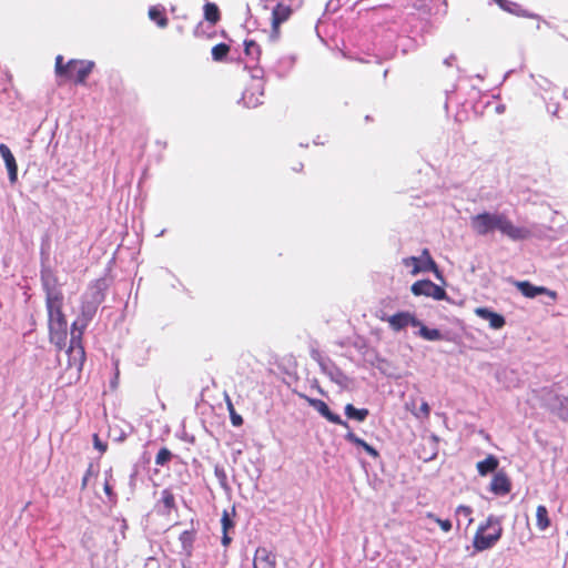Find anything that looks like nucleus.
<instances>
[{"instance_id": "obj_1", "label": "nucleus", "mask_w": 568, "mask_h": 568, "mask_svg": "<svg viewBox=\"0 0 568 568\" xmlns=\"http://www.w3.org/2000/svg\"><path fill=\"white\" fill-rule=\"evenodd\" d=\"M471 230L480 236L498 231L511 241H525L531 237V231L526 226H517L500 212H483L470 217Z\"/></svg>"}, {"instance_id": "obj_2", "label": "nucleus", "mask_w": 568, "mask_h": 568, "mask_svg": "<svg viewBox=\"0 0 568 568\" xmlns=\"http://www.w3.org/2000/svg\"><path fill=\"white\" fill-rule=\"evenodd\" d=\"M94 312L95 307H88V311H85V307H82L84 318L73 322L71 326V341L67 349L68 366L75 367L78 371L82 369L85 361V352L82 345L83 331Z\"/></svg>"}, {"instance_id": "obj_3", "label": "nucleus", "mask_w": 568, "mask_h": 568, "mask_svg": "<svg viewBox=\"0 0 568 568\" xmlns=\"http://www.w3.org/2000/svg\"><path fill=\"white\" fill-rule=\"evenodd\" d=\"M48 312L49 339L59 351L67 344L68 321L63 313V301L45 303Z\"/></svg>"}, {"instance_id": "obj_4", "label": "nucleus", "mask_w": 568, "mask_h": 568, "mask_svg": "<svg viewBox=\"0 0 568 568\" xmlns=\"http://www.w3.org/2000/svg\"><path fill=\"white\" fill-rule=\"evenodd\" d=\"M94 62L89 60L71 59L64 63L62 55L55 58V74L75 84H84L87 78L94 69Z\"/></svg>"}, {"instance_id": "obj_5", "label": "nucleus", "mask_w": 568, "mask_h": 568, "mask_svg": "<svg viewBox=\"0 0 568 568\" xmlns=\"http://www.w3.org/2000/svg\"><path fill=\"white\" fill-rule=\"evenodd\" d=\"M503 526L500 519L490 515L485 523H481L474 536L473 547L480 552L493 548L503 536Z\"/></svg>"}, {"instance_id": "obj_6", "label": "nucleus", "mask_w": 568, "mask_h": 568, "mask_svg": "<svg viewBox=\"0 0 568 568\" xmlns=\"http://www.w3.org/2000/svg\"><path fill=\"white\" fill-rule=\"evenodd\" d=\"M41 285L45 293V303L64 301L59 278L50 267L41 270Z\"/></svg>"}, {"instance_id": "obj_7", "label": "nucleus", "mask_w": 568, "mask_h": 568, "mask_svg": "<svg viewBox=\"0 0 568 568\" xmlns=\"http://www.w3.org/2000/svg\"><path fill=\"white\" fill-rule=\"evenodd\" d=\"M405 266H413L412 274L416 275L420 272H433L437 278H442L440 271L436 262L430 256L429 250L424 248L419 257L409 256L403 260Z\"/></svg>"}, {"instance_id": "obj_8", "label": "nucleus", "mask_w": 568, "mask_h": 568, "mask_svg": "<svg viewBox=\"0 0 568 568\" xmlns=\"http://www.w3.org/2000/svg\"><path fill=\"white\" fill-rule=\"evenodd\" d=\"M410 291L415 296H427L436 301H443L447 297L446 291L430 280H420L413 283Z\"/></svg>"}, {"instance_id": "obj_9", "label": "nucleus", "mask_w": 568, "mask_h": 568, "mask_svg": "<svg viewBox=\"0 0 568 568\" xmlns=\"http://www.w3.org/2000/svg\"><path fill=\"white\" fill-rule=\"evenodd\" d=\"M300 397L305 399L310 406H312L315 410H317L328 422L336 424V425H341L346 428L349 427L347 422L343 420L339 415L334 414L324 400L318 399V398H312L304 394H300Z\"/></svg>"}, {"instance_id": "obj_10", "label": "nucleus", "mask_w": 568, "mask_h": 568, "mask_svg": "<svg viewBox=\"0 0 568 568\" xmlns=\"http://www.w3.org/2000/svg\"><path fill=\"white\" fill-rule=\"evenodd\" d=\"M293 13L290 6L282 2L277 3L272 11V31L271 38L277 40L280 37V27L283 22L287 21Z\"/></svg>"}, {"instance_id": "obj_11", "label": "nucleus", "mask_w": 568, "mask_h": 568, "mask_svg": "<svg viewBox=\"0 0 568 568\" xmlns=\"http://www.w3.org/2000/svg\"><path fill=\"white\" fill-rule=\"evenodd\" d=\"M382 321L387 322L392 329L398 332L404 329L407 326L417 327L420 325V322L415 317V315L409 312H398L390 316H382Z\"/></svg>"}, {"instance_id": "obj_12", "label": "nucleus", "mask_w": 568, "mask_h": 568, "mask_svg": "<svg viewBox=\"0 0 568 568\" xmlns=\"http://www.w3.org/2000/svg\"><path fill=\"white\" fill-rule=\"evenodd\" d=\"M264 95L263 84L258 80H252L242 93V100L247 108H255L262 104Z\"/></svg>"}, {"instance_id": "obj_13", "label": "nucleus", "mask_w": 568, "mask_h": 568, "mask_svg": "<svg viewBox=\"0 0 568 568\" xmlns=\"http://www.w3.org/2000/svg\"><path fill=\"white\" fill-rule=\"evenodd\" d=\"M517 290L527 298H534L537 295L545 294L550 297L552 302H556L558 298V294L556 291L549 290L545 286H536L531 284L529 281H519L516 282Z\"/></svg>"}, {"instance_id": "obj_14", "label": "nucleus", "mask_w": 568, "mask_h": 568, "mask_svg": "<svg viewBox=\"0 0 568 568\" xmlns=\"http://www.w3.org/2000/svg\"><path fill=\"white\" fill-rule=\"evenodd\" d=\"M253 568H276L275 555L265 547H258L254 554Z\"/></svg>"}, {"instance_id": "obj_15", "label": "nucleus", "mask_w": 568, "mask_h": 568, "mask_svg": "<svg viewBox=\"0 0 568 568\" xmlns=\"http://www.w3.org/2000/svg\"><path fill=\"white\" fill-rule=\"evenodd\" d=\"M235 516V507H232L231 510L224 509L221 517L222 525V545L224 547H229L232 542V537L229 535L230 530H233L235 527V523L233 517Z\"/></svg>"}, {"instance_id": "obj_16", "label": "nucleus", "mask_w": 568, "mask_h": 568, "mask_svg": "<svg viewBox=\"0 0 568 568\" xmlns=\"http://www.w3.org/2000/svg\"><path fill=\"white\" fill-rule=\"evenodd\" d=\"M0 154L3 158L9 174V181L14 184L18 181V164L10 149L4 144H0Z\"/></svg>"}, {"instance_id": "obj_17", "label": "nucleus", "mask_w": 568, "mask_h": 568, "mask_svg": "<svg viewBox=\"0 0 568 568\" xmlns=\"http://www.w3.org/2000/svg\"><path fill=\"white\" fill-rule=\"evenodd\" d=\"M511 489V483L504 471L496 473L490 481V490L498 496L507 495Z\"/></svg>"}, {"instance_id": "obj_18", "label": "nucleus", "mask_w": 568, "mask_h": 568, "mask_svg": "<svg viewBox=\"0 0 568 568\" xmlns=\"http://www.w3.org/2000/svg\"><path fill=\"white\" fill-rule=\"evenodd\" d=\"M475 314L478 315L480 318L486 320L489 322V326L494 329H500L505 325V318L503 315L490 311L486 307H477L475 310Z\"/></svg>"}, {"instance_id": "obj_19", "label": "nucleus", "mask_w": 568, "mask_h": 568, "mask_svg": "<svg viewBox=\"0 0 568 568\" xmlns=\"http://www.w3.org/2000/svg\"><path fill=\"white\" fill-rule=\"evenodd\" d=\"M160 503L162 504L163 507V509L161 510L163 515L169 516L172 513V510L176 509L175 496L171 489L162 490Z\"/></svg>"}, {"instance_id": "obj_20", "label": "nucleus", "mask_w": 568, "mask_h": 568, "mask_svg": "<svg viewBox=\"0 0 568 568\" xmlns=\"http://www.w3.org/2000/svg\"><path fill=\"white\" fill-rule=\"evenodd\" d=\"M498 465V459L494 455H488L485 459L478 462L476 467L480 476H486L495 471Z\"/></svg>"}, {"instance_id": "obj_21", "label": "nucleus", "mask_w": 568, "mask_h": 568, "mask_svg": "<svg viewBox=\"0 0 568 568\" xmlns=\"http://www.w3.org/2000/svg\"><path fill=\"white\" fill-rule=\"evenodd\" d=\"M416 400L412 399L406 404L407 409L418 419H428L430 416V407L426 400H422L420 406L416 409Z\"/></svg>"}, {"instance_id": "obj_22", "label": "nucleus", "mask_w": 568, "mask_h": 568, "mask_svg": "<svg viewBox=\"0 0 568 568\" xmlns=\"http://www.w3.org/2000/svg\"><path fill=\"white\" fill-rule=\"evenodd\" d=\"M345 438L347 442L358 446V447H362L369 456L372 457H377L378 456V452L376 448H374L372 445H369L368 443H366L364 439L359 438L356 434H354L353 432H348L346 435H345Z\"/></svg>"}, {"instance_id": "obj_23", "label": "nucleus", "mask_w": 568, "mask_h": 568, "mask_svg": "<svg viewBox=\"0 0 568 568\" xmlns=\"http://www.w3.org/2000/svg\"><path fill=\"white\" fill-rule=\"evenodd\" d=\"M345 415L349 419H354L356 422H364L369 415V410L367 408H356L352 404H347L345 406Z\"/></svg>"}, {"instance_id": "obj_24", "label": "nucleus", "mask_w": 568, "mask_h": 568, "mask_svg": "<svg viewBox=\"0 0 568 568\" xmlns=\"http://www.w3.org/2000/svg\"><path fill=\"white\" fill-rule=\"evenodd\" d=\"M536 525L539 530H546L550 527V518L546 506L539 505L536 509Z\"/></svg>"}, {"instance_id": "obj_25", "label": "nucleus", "mask_w": 568, "mask_h": 568, "mask_svg": "<svg viewBox=\"0 0 568 568\" xmlns=\"http://www.w3.org/2000/svg\"><path fill=\"white\" fill-rule=\"evenodd\" d=\"M204 18L212 26L216 24L221 19L219 7L213 2L204 4Z\"/></svg>"}, {"instance_id": "obj_26", "label": "nucleus", "mask_w": 568, "mask_h": 568, "mask_svg": "<svg viewBox=\"0 0 568 568\" xmlns=\"http://www.w3.org/2000/svg\"><path fill=\"white\" fill-rule=\"evenodd\" d=\"M230 50H231V47L229 44H226L224 42L217 43L211 50L212 59L215 62L225 61V59L227 58V55L230 53Z\"/></svg>"}, {"instance_id": "obj_27", "label": "nucleus", "mask_w": 568, "mask_h": 568, "mask_svg": "<svg viewBox=\"0 0 568 568\" xmlns=\"http://www.w3.org/2000/svg\"><path fill=\"white\" fill-rule=\"evenodd\" d=\"M149 17L151 20H153L154 22H156V24L160 27V28H165L168 24H169V20L165 16V13L155 8V7H152L150 10H149Z\"/></svg>"}, {"instance_id": "obj_28", "label": "nucleus", "mask_w": 568, "mask_h": 568, "mask_svg": "<svg viewBox=\"0 0 568 568\" xmlns=\"http://www.w3.org/2000/svg\"><path fill=\"white\" fill-rule=\"evenodd\" d=\"M225 402H226V406H227V410L230 413V418H231V423L233 426L235 427H240L243 425V418L241 415H239L234 408V405L230 398V396H225Z\"/></svg>"}, {"instance_id": "obj_29", "label": "nucleus", "mask_w": 568, "mask_h": 568, "mask_svg": "<svg viewBox=\"0 0 568 568\" xmlns=\"http://www.w3.org/2000/svg\"><path fill=\"white\" fill-rule=\"evenodd\" d=\"M245 53L246 55H251L255 59H258L261 55V48L254 40H245Z\"/></svg>"}, {"instance_id": "obj_30", "label": "nucleus", "mask_w": 568, "mask_h": 568, "mask_svg": "<svg viewBox=\"0 0 568 568\" xmlns=\"http://www.w3.org/2000/svg\"><path fill=\"white\" fill-rule=\"evenodd\" d=\"M172 458V453L166 447H163L159 450L155 457V464L159 466H164L168 464Z\"/></svg>"}, {"instance_id": "obj_31", "label": "nucleus", "mask_w": 568, "mask_h": 568, "mask_svg": "<svg viewBox=\"0 0 568 568\" xmlns=\"http://www.w3.org/2000/svg\"><path fill=\"white\" fill-rule=\"evenodd\" d=\"M420 326V335L427 341H437L440 338V332L436 328L429 329L424 325Z\"/></svg>"}, {"instance_id": "obj_32", "label": "nucleus", "mask_w": 568, "mask_h": 568, "mask_svg": "<svg viewBox=\"0 0 568 568\" xmlns=\"http://www.w3.org/2000/svg\"><path fill=\"white\" fill-rule=\"evenodd\" d=\"M471 514H473V509L469 506L460 505L456 508V515L463 516L467 521V526H470L474 521Z\"/></svg>"}, {"instance_id": "obj_33", "label": "nucleus", "mask_w": 568, "mask_h": 568, "mask_svg": "<svg viewBox=\"0 0 568 568\" xmlns=\"http://www.w3.org/2000/svg\"><path fill=\"white\" fill-rule=\"evenodd\" d=\"M427 517L433 519V520H435L443 531H445V532L450 531V529H452L450 520H448V519H440V518L436 517L432 513L427 514Z\"/></svg>"}, {"instance_id": "obj_34", "label": "nucleus", "mask_w": 568, "mask_h": 568, "mask_svg": "<svg viewBox=\"0 0 568 568\" xmlns=\"http://www.w3.org/2000/svg\"><path fill=\"white\" fill-rule=\"evenodd\" d=\"M558 414L562 420L568 422V395L560 400Z\"/></svg>"}, {"instance_id": "obj_35", "label": "nucleus", "mask_w": 568, "mask_h": 568, "mask_svg": "<svg viewBox=\"0 0 568 568\" xmlns=\"http://www.w3.org/2000/svg\"><path fill=\"white\" fill-rule=\"evenodd\" d=\"M104 493L109 496L112 503H115V495L113 493L112 486L106 481L103 486Z\"/></svg>"}, {"instance_id": "obj_36", "label": "nucleus", "mask_w": 568, "mask_h": 568, "mask_svg": "<svg viewBox=\"0 0 568 568\" xmlns=\"http://www.w3.org/2000/svg\"><path fill=\"white\" fill-rule=\"evenodd\" d=\"M93 439H94V447L98 448L101 453H104L108 447L106 444L101 443L99 439V436L97 434H94Z\"/></svg>"}, {"instance_id": "obj_37", "label": "nucleus", "mask_w": 568, "mask_h": 568, "mask_svg": "<svg viewBox=\"0 0 568 568\" xmlns=\"http://www.w3.org/2000/svg\"><path fill=\"white\" fill-rule=\"evenodd\" d=\"M92 475V466L90 465L89 468L87 469L83 478H82V483H81V489H85L87 485H88V480H89V477Z\"/></svg>"}, {"instance_id": "obj_38", "label": "nucleus", "mask_w": 568, "mask_h": 568, "mask_svg": "<svg viewBox=\"0 0 568 568\" xmlns=\"http://www.w3.org/2000/svg\"><path fill=\"white\" fill-rule=\"evenodd\" d=\"M495 2H496V3H497L501 9H504V10H508V11L510 10V9L508 8L509 1H507V0H495Z\"/></svg>"}]
</instances>
